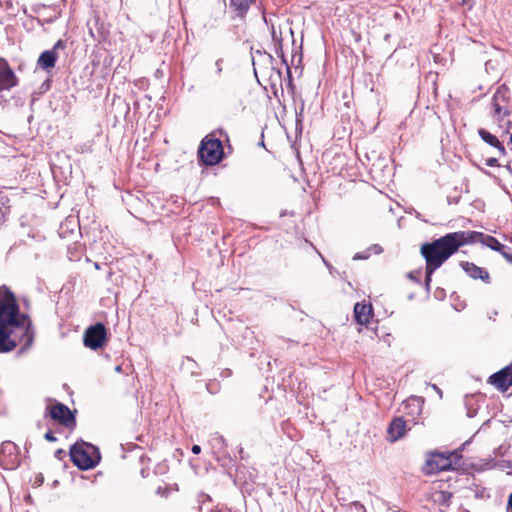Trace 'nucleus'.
I'll return each mask as SVG.
<instances>
[{"instance_id": "f257e3e1", "label": "nucleus", "mask_w": 512, "mask_h": 512, "mask_svg": "<svg viewBox=\"0 0 512 512\" xmlns=\"http://www.w3.org/2000/svg\"><path fill=\"white\" fill-rule=\"evenodd\" d=\"M29 347L33 332L26 315L19 313L14 295L6 288H0V352L12 351L21 339Z\"/></svg>"}, {"instance_id": "f03ea898", "label": "nucleus", "mask_w": 512, "mask_h": 512, "mask_svg": "<svg viewBox=\"0 0 512 512\" xmlns=\"http://www.w3.org/2000/svg\"><path fill=\"white\" fill-rule=\"evenodd\" d=\"M470 234L464 231L446 234L445 236L423 244L421 253L426 260V285L431 281L432 273L439 268L458 248L468 243Z\"/></svg>"}, {"instance_id": "7ed1b4c3", "label": "nucleus", "mask_w": 512, "mask_h": 512, "mask_svg": "<svg viewBox=\"0 0 512 512\" xmlns=\"http://www.w3.org/2000/svg\"><path fill=\"white\" fill-rule=\"evenodd\" d=\"M72 462L81 470L95 467L100 461L97 447L86 442H77L70 449Z\"/></svg>"}, {"instance_id": "20e7f679", "label": "nucleus", "mask_w": 512, "mask_h": 512, "mask_svg": "<svg viewBox=\"0 0 512 512\" xmlns=\"http://www.w3.org/2000/svg\"><path fill=\"white\" fill-rule=\"evenodd\" d=\"M460 460L458 452L434 453L429 456L425 464V471L428 474L454 469Z\"/></svg>"}, {"instance_id": "39448f33", "label": "nucleus", "mask_w": 512, "mask_h": 512, "mask_svg": "<svg viewBox=\"0 0 512 512\" xmlns=\"http://www.w3.org/2000/svg\"><path fill=\"white\" fill-rule=\"evenodd\" d=\"M199 156L207 165L217 164L223 156L221 141L214 138H205L199 148Z\"/></svg>"}, {"instance_id": "423d86ee", "label": "nucleus", "mask_w": 512, "mask_h": 512, "mask_svg": "<svg viewBox=\"0 0 512 512\" xmlns=\"http://www.w3.org/2000/svg\"><path fill=\"white\" fill-rule=\"evenodd\" d=\"M470 234L468 243L480 242L490 249L499 252L509 263H512V254L507 251L505 245L501 244L496 238L475 231H464Z\"/></svg>"}, {"instance_id": "0eeeda50", "label": "nucleus", "mask_w": 512, "mask_h": 512, "mask_svg": "<svg viewBox=\"0 0 512 512\" xmlns=\"http://www.w3.org/2000/svg\"><path fill=\"white\" fill-rule=\"evenodd\" d=\"M106 338V328L102 323H97L86 329L84 333V345L92 350L102 347Z\"/></svg>"}, {"instance_id": "6e6552de", "label": "nucleus", "mask_w": 512, "mask_h": 512, "mask_svg": "<svg viewBox=\"0 0 512 512\" xmlns=\"http://www.w3.org/2000/svg\"><path fill=\"white\" fill-rule=\"evenodd\" d=\"M489 383L496 388L506 391L512 384V370L505 367L489 377Z\"/></svg>"}, {"instance_id": "1a4fd4ad", "label": "nucleus", "mask_w": 512, "mask_h": 512, "mask_svg": "<svg viewBox=\"0 0 512 512\" xmlns=\"http://www.w3.org/2000/svg\"><path fill=\"white\" fill-rule=\"evenodd\" d=\"M407 432L406 422L402 417H396L392 420L387 429V439L389 442H396Z\"/></svg>"}, {"instance_id": "9d476101", "label": "nucleus", "mask_w": 512, "mask_h": 512, "mask_svg": "<svg viewBox=\"0 0 512 512\" xmlns=\"http://www.w3.org/2000/svg\"><path fill=\"white\" fill-rule=\"evenodd\" d=\"M16 85L14 72L9 68L7 62L0 59V91L10 89Z\"/></svg>"}, {"instance_id": "9b49d317", "label": "nucleus", "mask_w": 512, "mask_h": 512, "mask_svg": "<svg viewBox=\"0 0 512 512\" xmlns=\"http://www.w3.org/2000/svg\"><path fill=\"white\" fill-rule=\"evenodd\" d=\"M64 44L61 40L57 41V43L54 45V48L52 50H46L41 53L39 59H38V66L42 69H49L53 68L55 66L57 55L56 50L59 48H63Z\"/></svg>"}, {"instance_id": "f8f14e48", "label": "nucleus", "mask_w": 512, "mask_h": 512, "mask_svg": "<svg viewBox=\"0 0 512 512\" xmlns=\"http://www.w3.org/2000/svg\"><path fill=\"white\" fill-rule=\"evenodd\" d=\"M50 415L53 419L58 420L66 426L74 422V418L70 410L63 404H56L51 407Z\"/></svg>"}, {"instance_id": "ddd939ff", "label": "nucleus", "mask_w": 512, "mask_h": 512, "mask_svg": "<svg viewBox=\"0 0 512 512\" xmlns=\"http://www.w3.org/2000/svg\"><path fill=\"white\" fill-rule=\"evenodd\" d=\"M372 306L370 304L357 303L354 307V316L357 323L366 325L372 316Z\"/></svg>"}, {"instance_id": "4468645a", "label": "nucleus", "mask_w": 512, "mask_h": 512, "mask_svg": "<svg viewBox=\"0 0 512 512\" xmlns=\"http://www.w3.org/2000/svg\"><path fill=\"white\" fill-rule=\"evenodd\" d=\"M462 268L470 277L474 279H481L487 283L489 282V273L485 269L470 262L462 263Z\"/></svg>"}, {"instance_id": "2eb2a0df", "label": "nucleus", "mask_w": 512, "mask_h": 512, "mask_svg": "<svg viewBox=\"0 0 512 512\" xmlns=\"http://www.w3.org/2000/svg\"><path fill=\"white\" fill-rule=\"evenodd\" d=\"M478 133L483 141H485L490 146L497 148L501 154H504L505 149L496 136L492 135L490 132L484 129H480Z\"/></svg>"}, {"instance_id": "dca6fc26", "label": "nucleus", "mask_w": 512, "mask_h": 512, "mask_svg": "<svg viewBox=\"0 0 512 512\" xmlns=\"http://www.w3.org/2000/svg\"><path fill=\"white\" fill-rule=\"evenodd\" d=\"M253 0H231V5L235 7L239 15H243L252 4Z\"/></svg>"}, {"instance_id": "f3484780", "label": "nucleus", "mask_w": 512, "mask_h": 512, "mask_svg": "<svg viewBox=\"0 0 512 512\" xmlns=\"http://www.w3.org/2000/svg\"><path fill=\"white\" fill-rule=\"evenodd\" d=\"M271 36L274 42L280 44L282 42V33L281 30H277L274 25H272Z\"/></svg>"}, {"instance_id": "a211bd4d", "label": "nucleus", "mask_w": 512, "mask_h": 512, "mask_svg": "<svg viewBox=\"0 0 512 512\" xmlns=\"http://www.w3.org/2000/svg\"><path fill=\"white\" fill-rule=\"evenodd\" d=\"M498 99V93L494 97L493 107L497 115L504 116L506 114V110L503 111L502 107L497 102Z\"/></svg>"}, {"instance_id": "6ab92c4d", "label": "nucleus", "mask_w": 512, "mask_h": 512, "mask_svg": "<svg viewBox=\"0 0 512 512\" xmlns=\"http://www.w3.org/2000/svg\"><path fill=\"white\" fill-rule=\"evenodd\" d=\"M45 439H46V440H48V441H50V442H52V441H55V440H56V438L53 436V434H52L51 432H47V433L45 434Z\"/></svg>"}, {"instance_id": "aec40b11", "label": "nucleus", "mask_w": 512, "mask_h": 512, "mask_svg": "<svg viewBox=\"0 0 512 512\" xmlns=\"http://www.w3.org/2000/svg\"><path fill=\"white\" fill-rule=\"evenodd\" d=\"M487 165H488V166H491V167H492V166L497 165V159H496V158H490V159H488V160H487Z\"/></svg>"}, {"instance_id": "412c9836", "label": "nucleus", "mask_w": 512, "mask_h": 512, "mask_svg": "<svg viewBox=\"0 0 512 512\" xmlns=\"http://www.w3.org/2000/svg\"><path fill=\"white\" fill-rule=\"evenodd\" d=\"M200 451H201V447H200L199 445H194V446L192 447V452H193L194 454H199V453H200Z\"/></svg>"}, {"instance_id": "4be33fe9", "label": "nucleus", "mask_w": 512, "mask_h": 512, "mask_svg": "<svg viewBox=\"0 0 512 512\" xmlns=\"http://www.w3.org/2000/svg\"><path fill=\"white\" fill-rule=\"evenodd\" d=\"M508 511L512 512V494L509 496L508 500Z\"/></svg>"}, {"instance_id": "5701e85b", "label": "nucleus", "mask_w": 512, "mask_h": 512, "mask_svg": "<svg viewBox=\"0 0 512 512\" xmlns=\"http://www.w3.org/2000/svg\"><path fill=\"white\" fill-rule=\"evenodd\" d=\"M432 388L441 396L442 392L436 385H432Z\"/></svg>"}, {"instance_id": "b1692460", "label": "nucleus", "mask_w": 512, "mask_h": 512, "mask_svg": "<svg viewBox=\"0 0 512 512\" xmlns=\"http://www.w3.org/2000/svg\"><path fill=\"white\" fill-rule=\"evenodd\" d=\"M216 66H217L218 72H221V70H222V68H221V61H217L216 62Z\"/></svg>"}]
</instances>
